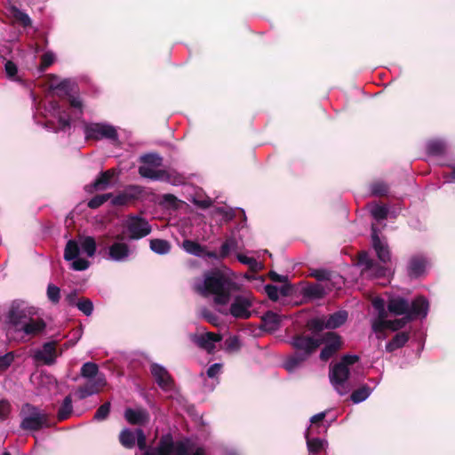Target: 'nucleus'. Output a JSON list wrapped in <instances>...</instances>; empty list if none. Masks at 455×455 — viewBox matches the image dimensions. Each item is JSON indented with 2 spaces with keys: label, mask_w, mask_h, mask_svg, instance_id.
<instances>
[{
  "label": "nucleus",
  "mask_w": 455,
  "mask_h": 455,
  "mask_svg": "<svg viewBox=\"0 0 455 455\" xmlns=\"http://www.w3.org/2000/svg\"><path fill=\"white\" fill-rule=\"evenodd\" d=\"M372 306L378 311V315L371 321V329L378 339H386L387 332L398 331L410 321L426 318L429 310L428 300L423 296H418L411 300L400 296L390 298L387 303L388 311L403 315L402 318L393 321L387 319V313L383 299H374Z\"/></svg>",
  "instance_id": "nucleus-1"
},
{
  "label": "nucleus",
  "mask_w": 455,
  "mask_h": 455,
  "mask_svg": "<svg viewBox=\"0 0 455 455\" xmlns=\"http://www.w3.org/2000/svg\"><path fill=\"white\" fill-rule=\"evenodd\" d=\"M193 287L204 297L212 296L218 307L228 306L238 288L235 281L219 269L206 271L202 277L196 278Z\"/></svg>",
  "instance_id": "nucleus-2"
},
{
  "label": "nucleus",
  "mask_w": 455,
  "mask_h": 455,
  "mask_svg": "<svg viewBox=\"0 0 455 455\" xmlns=\"http://www.w3.org/2000/svg\"><path fill=\"white\" fill-rule=\"evenodd\" d=\"M7 322L16 332L28 338L41 336L46 329V323L39 310L24 303L13 302L7 314Z\"/></svg>",
  "instance_id": "nucleus-3"
},
{
  "label": "nucleus",
  "mask_w": 455,
  "mask_h": 455,
  "mask_svg": "<svg viewBox=\"0 0 455 455\" xmlns=\"http://www.w3.org/2000/svg\"><path fill=\"white\" fill-rule=\"evenodd\" d=\"M20 427L26 432H38L53 427L51 416L40 407L26 403L20 411Z\"/></svg>",
  "instance_id": "nucleus-4"
},
{
  "label": "nucleus",
  "mask_w": 455,
  "mask_h": 455,
  "mask_svg": "<svg viewBox=\"0 0 455 455\" xmlns=\"http://www.w3.org/2000/svg\"><path fill=\"white\" fill-rule=\"evenodd\" d=\"M359 359L357 355H345L339 363L330 367V381L340 395L347 393L345 385L350 376L349 366L357 363Z\"/></svg>",
  "instance_id": "nucleus-5"
},
{
  "label": "nucleus",
  "mask_w": 455,
  "mask_h": 455,
  "mask_svg": "<svg viewBox=\"0 0 455 455\" xmlns=\"http://www.w3.org/2000/svg\"><path fill=\"white\" fill-rule=\"evenodd\" d=\"M98 253L107 261L126 263L132 259L135 250L123 235H117L109 245L100 248Z\"/></svg>",
  "instance_id": "nucleus-6"
},
{
  "label": "nucleus",
  "mask_w": 455,
  "mask_h": 455,
  "mask_svg": "<svg viewBox=\"0 0 455 455\" xmlns=\"http://www.w3.org/2000/svg\"><path fill=\"white\" fill-rule=\"evenodd\" d=\"M84 133L86 140H106L116 144L119 140L118 129L107 122L86 123L84 125Z\"/></svg>",
  "instance_id": "nucleus-7"
},
{
  "label": "nucleus",
  "mask_w": 455,
  "mask_h": 455,
  "mask_svg": "<svg viewBox=\"0 0 455 455\" xmlns=\"http://www.w3.org/2000/svg\"><path fill=\"white\" fill-rule=\"evenodd\" d=\"M253 302L254 299L251 293H241L234 296L228 307L227 306L219 307V311L235 318L247 319L251 315Z\"/></svg>",
  "instance_id": "nucleus-8"
},
{
  "label": "nucleus",
  "mask_w": 455,
  "mask_h": 455,
  "mask_svg": "<svg viewBox=\"0 0 455 455\" xmlns=\"http://www.w3.org/2000/svg\"><path fill=\"white\" fill-rule=\"evenodd\" d=\"M45 118L52 117L57 121V126L52 123H46L44 127L54 132H66L70 129V117L68 113L60 108L58 102L49 101L44 107Z\"/></svg>",
  "instance_id": "nucleus-9"
},
{
  "label": "nucleus",
  "mask_w": 455,
  "mask_h": 455,
  "mask_svg": "<svg viewBox=\"0 0 455 455\" xmlns=\"http://www.w3.org/2000/svg\"><path fill=\"white\" fill-rule=\"evenodd\" d=\"M156 448L160 455H188L192 450L188 440L174 442L171 434L162 435Z\"/></svg>",
  "instance_id": "nucleus-10"
},
{
  "label": "nucleus",
  "mask_w": 455,
  "mask_h": 455,
  "mask_svg": "<svg viewBox=\"0 0 455 455\" xmlns=\"http://www.w3.org/2000/svg\"><path fill=\"white\" fill-rule=\"evenodd\" d=\"M358 265L363 275L370 278L388 277L392 275L391 268L374 261L367 252L359 256Z\"/></svg>",
  "instance_id": "nucleus-11"
},
{
  "label": "nucleus",
  "mask_w": 455,
  "mask_h": 455,
  "mask_svg": "<svg viewBox=\"0 0 455 455\" xmlns=\"http://www.w3.org/2000/svg\"><path fill=\"white\" fill-rule=\"evenodd\" d=\"M124 228L131 241L142 239L152 231L148 221L139 215L128 216L124 222Z\"/></svg>",
  "instance_id": "nucleus-12"
},
{
  "label": "nucleus",
  "mask_w": 455,
  "mask_h": 455,
  "mask_svg": "<svg viewBox=\"0 0 455 455\" xmlns=\"http://www.w3.org/2000/svg\"><path fill=\"white\" fill-rule=\"evenodd\" d=\"M295 351L284 363V368L291 371L316 351L322 343H293Z\"/></svg>",
  "instance_id": "nucleus-13"
},
{
  "label": "nucleus",
  "mask_w": 455,
  "mask_h": 455,
  "mask_svg": "<svg viewBox=\"0 0 455 455\" xmlns=\"http://www.w3.org/2000/svg\"><path fill=\"white\" fill-rule=\"evenodd\" d=\"M347 319L346 311H338L328 317H316L308 322V327L313 331L318 332L324 329H336L341 326Z\"/></svg>",
  "instance_id": "nucleus-14"
},
{
  "label": "nucleus",
  "mask_w": 455,
  "mask_h": 455,
  "mask_svg": "<svg viewBox=\"0 0 455 455\" xmlns=\"http://www.w3.org/2000/svg\"><path fill=\"white\" fill-rule=\"evenodd\" d=\"M79 244L76 240H68L64 251V259L72 261L71 268L76 271H84L90 267L89 260L79 257Z\"/></svg>",
  "instance_id": "nucleus-15"
},
{
  "label": "nucleus",
  "mask_w": 455,
  "mask_h": 455,
  "mask_svg": "<svg viewBox=\"0 0 455 455\" xmlns=\"http://www.w3.org/2000/svg\"><path fill=\"white\" fill-rule=\"evenodd\" d=\"M58 343H44L42 348L32 349L31 355L36 363L45 365H52L55 363L56 358L61 355L62 351L58 352Z\"/></svg>",
  "instance_id": "nucleus-16"
},
{
  "label": "nucleus",
  "mask_w": 455,
  "mask_h": 455,
  "mask_svg": "<svg viewBox=\"0 0 455 455\" xmlns=\"http://www.w3.org/2000/svg\"><path fill=\"white\" fill-rule=\"evenodd\" d=\"M371 245L382 264H387L391 260L387 242L385 238L379 236V229L374 225L371 227Z\"/></svg>",
  "instance_id": "nucleus-17"
},
{
  "label": "nucleus",
  "mask_w": 455,
  "mask_h": 455,
  "mask_svg": "<svg viewBox=\"0 0 455 455\" xmlns=\"http://www.w3.org/2000/svg\"><path fill=\"white\" fill-rule=\"evenodd\" d=\"M124 419L132 426H147L150 422V414L146 408H126L124 412Z\"/></svg>",
  "instance_id": "nucleus-18"
},
{
  "label": "nucleus",
  "mask_w": 455,
  "mask_h": 455,
  "mask_svg": "<svg viewBox=\"0 0 455 455\" xmlns=\"http://www.w3.org/2000/svg\"><path fill=\"white\" fill-rule=\"evenodd\" d=\"M150 371L157 385L164 390L171 389L173 386V379L167 370L158 363L150 365Z\"/></svg>",
  "instance_id": "nucleus-19"
},
{
  "label": "nucleus",
  "mask_w": 455,
  "mask_h": 455,
  "mask_svg": "<svg viewBox=\"0 0 455 455\" xmlns=\"http://www.w3.org/2000/svg\"><path fill=\"white\" fill-rule=\"evenodd\" d=\"M106 385V379L104 377H97L93 379H88V381L80 386L76 391V395L80 400L85 399L86 397L99 393Z\"/></svg>",
  "instance_id": "nucleus-20"
},
{
  "label": "nucleus",
  "mask_w": 455,
  "mask_h": 455,
  "mask_svg": "<svg viewBox=\"0 0 455 455\" xmlns=\"http://www.w3.org/2000/svg\"><path fill=\"white\" fill-rule=\"evenodd\" d=\"M158 167L140 165L139 167V173L143 178H148L152 180L167 181L171 182V175L164 170H159Z\"/></svg>",
  "instance_id": "nucleus-21"
},
{
  "label": "nucleus",
  "mask_w": 455,
  "mask_h": 455,
  "mask_svg": "<svg viewBox=\"0 0 455 455\" xmlns=\"http://www.w3.org/2000/svg\"><path fill=\"white\" fill-rule=\"evenodd\" d=\"M427 260L423 256H413L410 259L407 272L410 277L417 278L422 275L427 268Z\"/></svg>",
  "instance_id": "nucleus-22"
},
{
  "label": "nucleus",
  "mask_w": 455,
  "mask_h": 455,
  "mask_svg": "<svg viewBox=\"0 0 455 455\" xmlns=\"http://www.w3.org/2000/svg\"><path fill=\"white\" fill-rule=\"evenodd\" d=\"M140 192V188L137 186L129 187L124 192H122L116 196L110 197L111 204L114 206H123L128 204L132 199L135 197L137 194Z\"/></svg>",
  "instance_id": "nucleus-23"
},
{
  "label": "nucleus",
  "mask_w": 455,
  "mask_h": 455,
  "mask_svg": "<svg viewBox=\"0 0 455 455\" xmlns=\"http://www.w3.org/2000/svg\"><path fill=\"white\" fill-rule=\"evenodd\" d=\"M55 80H57V76H52L49 84L50 89L58 91L60 94L70 96V93L73 92L76 85L75 82L70 78H64L61 79L59 84H55Z\"/></svg>",
  "instance_id": "nucleus-24"
},
{
  "label": "nucleus",
  "mask_w": 455,
  "mask_h": 455,
  "mask_svg": "<svg viewBox=\"0 0 455 455\" xmlns=\"http://www.w3.org/2000/svg\"><path fill=\"white\" fill-rule=\"evenodd\" d=\"M315 276L316 279L321 281H325L324 286L328 290H331V284H333L334 289H340L341 286L344 284L343 277L339 275H331L329 272L326 271H321L315 274Z\"/></svg>",
  "instance_id": "nucleus-25"
},
{
  "label": "nucleus",
  "mask_w": 455,
  "mask_h": 455,
  "mask_svg": "<svg viewBox=\"0 0 455 455\" xmlns=\"http://www.w3.org/2000/svg\"><path fill=\"white\" fill-rule=\"evenodd\" d=\"M281 316L272 311H267L262 316V329L269 333L277 331L280 327Z\"/></svg>",
  "instance_id": "nucleus-26"
},
{
  "label": "nucleus",
  "mask_w": 455,
  "mask_h": 455,
  "mask_svg": "<svg viewBox=\"0 0 455 455\" xmlns=\"http://www.w3.org/2000/svg\"><path fill=\"white\" fill-rule=\"evenodd\" d=\"M76 241L79 244V251L82 250L83 252L89 258L95 256L97 251V243L93 236H79L78 240Z\"/></svg>",
  "instance_id": "nucleus-27"
},
{
  "label": "nucleus",
  "mask_w": 455,
  "mask_h": 455,
  "mask_svg": "<svg viewBox=\"0 0 455 455\" xmlns=\"http://www.w3.org/2000/svg\"><path fill=\"white\" fill-rule=\"evenodd\" d=\"M189 341H221V337L213 332L206 331L204 327L196 328L195 333H191Z\"/></svg>",
  "instance_id": "nucleus-28"
},
{
  "label": "nucleus",
  "mask_w": 455,
  "mask_h": 455,
  "mask_svg": "<svg viewBox=\"0 0 455 455\" xmlns=\"http://www.w3.org/2000/svg\"><path fill=\"white\" fill-rule=\"evenodd\" d=\"M115 175V171L108 170L101 172L99 177L93 181L91 187L94 190H104L110 186L112 178Z\"/></svg>",
  "instance_id": "nucleus-29"
},
{
  "label": "nucleus",
  "mask_w": 455,
  "mask_h": 455,
  "mask_svg": "<svg viewBox=\"0 0 455 455\" xmlns=\"http://www.w3.org/2000/svg\"><path fill=\"white\" fill-rule=\"evenodd\" d=\"M446 143L441 139L429 140L426 143V152L429 156H441L445 152Z\"/></svg>",
  "instance_id": "nucleus-30"
},
{
  "label": "nucleus",
  "mask_w": 455,
  "mask_h": 455,
  "mask_svg": "<svg viewBox=\"0 0 455 455\" xmlns=\"http://www.w3.org/2000/svg\"><path fill=\"white\" fill-rule=\"evenodd\" d=\"M73 411L71 395H67L58 410L57 419L58 421H63L68 419Z\"/></svg>",
  "instance_id": "nucleus-31"
},
{
  "label": "nucleus",
  "mask_w": 455,
  "mask_h": 455,
  "mask_svg": "<svg viewBox=\"0 0 455 455\" xmlns=\"http://www.w3.org/2000/svg\"><path fill=\"white\" fill-rule=\"evenodd\" d=\"M181 247L187 253L196 257H202L204 254V248L197 242L192 240H184Z\"/></svg>",
  "instance_id": "nucleus-32"
},
{
  "label": "nucleus",
  "mask_w": 455,
  "mask_h": 455,
  "mask_svg": "<svg viewBox=\"0 0 455 455\" xmlns=\"http://www.w3.org/2000/svg\"><path fill=\"white\" fill-rule=\"evenodd\" d=\"M239 249V244L237 240L234 236H230L226 239V241L222 243L219 259H225L227 258L231 251H236Z\"/></svg>",
  "instance_id": "nucleus-33"
},
{
  "label": "nucleus",
  "mask_w": 455,
  "mask_h": 455,
  "mask_svg": "<svg viewBox=\"0 0 455 455\" xmlns=\"http://www.w3.org/2000/svg\"><path fill=\"white\" fill-rule=\"evenodd\" d=\"M150 249L156 254L165 255L171 251V244L168 241L164 239H152L150 240Z\"/></svg>",
  "instance_id": "nucleus-34"
},
{
  "label": "nucleus",
  "mask_w": 455,
  "mask_h": 455,
  "mask_svg": "<svg viewBox=\"0 0 455 455\" xmlns=\"http://www.w3.org/2000/svg\"><path fill=\"white\" fill-rule=\"evenodd\" d=\"M342 344L343 343H326V346L320 353V359L323 362L328 361L342 348Z\"/></svg>",
  "instance_id": "nucleus-35"
},
{
  "label": "nucleus",
  "mask_w": 455,
  "mask_h": 455,
  "mask_svg": "<svg viewBox=\"0 0 455 455\" xmlns=\"http://www.w3.org/2000/svg\"><path fill=\"white\" fill-rule=\"evenodd\" d=\"M136 434H134L130 429H124L119 434V442L120 443L127 449H131L134 447L136 442Z\"/></svg>",
  "instance_id": "nucleus-36"
},
{
  "label": "nucleus",
  "mask_w": 455,
  "mask_h": 455,
  "mask_svg": "<svg viewBox=\"0 0 455 455\" xmlns=\"http://www.w3.org/2000/svg\"><path fill=\"white\" fill-rule=\"evenodd\" d=\"M99 367L95 363L87 362L81 367L80 374L82 377L88 379H93L98 376Z\"/></svg>",
  "instance_id": "nucleus-37"
},
{
  "label": "nucleus",
  "mask_w": 455,
  "mask_h": 455,
  "mask_svg": "<svg viewBox=\"0 0 455 455\" xmlns=\"http://www.w3.org/2000/svg\"><path fill=\"white\" fill-rule=\"evenodd\" d=\"M371 393V388L367 385H363L361 387L353 391L350 398L354 403H359L366 400L370 396Z\"/></svg>",
  "instance_id": "nucleus-38"
},
{
  "label": "nucleus",
  "mask_w": 455,
  "mask_h": 455,
  "mask_svg": "<svg viewBox=\"0 0 455 455\" xmlns=\"http://www.w3.org/2000/svg\"><path fill=\"white\" fill-rule=\"evenodd\" d=\"M325 289L322 284H311L305 288L304 294L308 298L320 299L325 294Z\"/></svg>",
  "instance_id": "nucleus-39"
},
{
  "label": "nucleus",
  "mask_w": 455,
  "mask_h": 455,
  "mask_svg": "<svg viewBox=\"0 0 455 455\" xmlns=\"http://www.w3.org/2000/svg\"><path fill=\"white\" fill-rule=\"evenodd\" d=\"M391 341H420V337L417 335L415 331H404L397 332Z\"/></svg>",
  "instance_id": "nucleus-40"
},
{
  "label": "nucleus",
  "mask_w": 455,
  "mask_h": 455,
  "mask_svg": "<svg viewBox=\"0 0 455 455\" xmlns=\"http://www.w3.org/2000/svg\"><path fill=\"white\" fill-rule=\"evenodd\" d=\"M140 161L143 163L142 165L159 167L162 165L163 158L158 154L150 153L142 156Z\"/></svg>",
  "instance_id": "nucleus-41"
},
{
  "label": "nucleus",
  "mask_w": 455,
  "mask_h": 455,
  "mask_svg": "<svg viewBox=\"0 0 455 455\" xmlns=\"http://www.w3.org/2000/svg\"><path fill=\"white\" fill-rule=\"evenodd\" d=\"M370 190L372 196H382L387 194L389 188L383 181H375L370 185Z\"/></svg>",
  "instance_id": "nucleus-42"
},
{
  "label": "nucleus",
  "mask_w": 455,
  "mask_h": 455,
  "mask_svg": "<svg viewBox=\"0 0 455 455\" xmlns=\"http://www.w3.org/2000/svg\"><path fill=\"white\" fill-rule=\"evenodd\" d=\"M307 446L309 453L317 455L323 448V441L320 438H308L307 436Z\"/></svg>",
  "instance_id": "nucleus-43"
},
{
  "label": "nucleus",
  "mask_w": 455,
  "mask_h": 455,
  "mask_svg": "<svg viewBox=\"0 0 455 455\" xmlns=\"http://www.w3.org/2000/svg\"><path fill=\"white\" fill-rule=\"evenodd\" d=\"M371 214L378 221L386 220L388 214V208L382 204H375L371 209Z\"/></svg>",
  "instance_id": "nucleus-44"
},
{
  "label": "nucleus",
  "mask_w": 455,
  "mask_h": 455,
  "mask_svg": "<svg viewBox=\"0 0 455 455\" xmlns=\"http://www.w3.org/2000/svg\"><path fill=\"white\" fill-rule=\"evenodd\" d=\"M111 403L110 402H106L101 404L96 411L93 419L97 421H102L108 418L110 413Z\"/></svg>",
  "instance_id": "nucleus-45"
},
{
  "label": "nucleus",
  "mask_w": 455,
  "mask_h": 455,
  "mask_svg": "<svg viewBox=\"0 0 455 455\" xmlns=\"http://www.w3.org/2000/svg\"><path fill=\"white\" fill-rule=\"evenodd\" d=\"M112 197V193L98 195L92 197L87 204L91 209H97Z\"/></svg>",
  "instance_id": "nucleus-46"
},
{
  "label": "nucleus",
  "mask_w": 455,
  "mask_h": 455,
  "mask_svg": "<svg viewBox=\"0 0 455 455\" xmlns=\"http://www.w3.org/2000/svg\"><path fill=\"white\" fill-rule=\"evenodd\" d=\"M5 73L9 79L16 82L23 83L21 78L18 76V68L12 61H6L4 65Z\"/></svg>",
  "instance_id": "nucleus-47"
},
{
  "label": "nucleus",
  "mask_w": 455,
  "mask_h": 455,
  "mask_svg": "<svg viewBox=\"0 0 455 455\" xmlns=\"http://www.w3.org/2000/svg\"><path fill=\"white\" fill-rule=\"evenodd\" d=\"M76 307L86 316L91 315L93 312V304L89 299H79L76 303Z\"/></svg>",
  "instance_id": "nucleus-48"
},
{
  "label": "nucleus",
  "mask_w": 455,
  "mask_h": 455,
  "mask_svg": "<svg viewBox=\"0 0 455 455\" xmlns=\"http://www.w3.org/2000/svg\"><path fill=\"white\" fill-rule=\"evenodd\" d=\"M55 60V55L52 52L44 53L41 57V63L38 67L40 73L44 72L48 67H50Z\"/></svg>",
  "instance_id": "nucleus-49"
},
{
  "label": "nucleus",
  "mask_w": 455,
  "mask_h": 455,
  "mask_svg": "<svg viewBox=\"0 0 455 455\" xmlns=\"http://www.w3.org/2000/svg\"><path fill=\"white\" fill-rule=\"evenodd\" d=\"M47 297L51 302L57 304L60 299V288L52 283L48 284Z\"/></svg>",
  "instance_id": "nucleus-50"
},
{
  "label": "nucleus",
  "mask_w": 455,
  "mask_h": 455,
  "mask_svg": "<svg viewBox=\"0 0 455 455\" xmlns=\"http://www.w3.org/2000/svg\"><path fill=\"white\" fill-rule=\"evenodd\" d=\"M236 258L239 262L248 265L251 269H257L259 267V263L253 258H249L243 254H237Z\"/></svg>",
  "instance_id": "nucleus-51"
},
{
  "label": "nucleus",
  "mask_w": 455,
  "mask_h": 455,
  "mask_svg": "<svg viewBox=\"0 0 455 455\" xmlns=\"http://www.w3.org/2000/svg\"><path fill=\"white\" fill-rule=\"evenodd\" d=\"M14 18L20 21L23 27H28L31 25L32 21L29 16L18 9L14 10Z\"/></svg>",
  "instance_id": "nucleus-52"
},
{
  "label": "nucleus",
  "mask_w": 455,
  "mask_h": 455,
  "mask_svg": "<svg viewBox=\"0 0 455 455\" xmlns=\"http://www.w3.org/2000/svg\"><path fill=\"white\" fill-rule=\"evenodd\" d=\"M11 412V404L5 400H0V420H4L7 419L8 415Z\"/></svg>",
  "instance_id": "nucleus-53"
},
{
  "label": "nucleus",
  "mask_w": 455,
  "mask_h": 455,
  "mask_svg": "<svg viewBox=\"0 0 455 455\" xmlns=\"http://www.w3.org/2000/svg\"><path fill=\"white\" fill-rule=\"evenodd\" d=\"M14 355L12 352L0 355V371L7 369L12 363Z\"/></svg>",
  "instance_id": "nucleus-54"
},
{
  "label": "nucleus",
  "mask_w": 455,
  "mask_h": 455,
  "mask_svg": "<svg viewBox=\"0 0 455 455\" xmlns=\"http://www.w3.org/2000/svg\"><path fill=\"white\" fill-rule=\"evenodd\" d=\"M265 291L271 300L276 301L279 299V288L277 286L267 284Z\"/></svg>",
  "instance_id": "nucleus-55"
},
{
  "label": "nucleus",
  "mask_w": 455,
  "mask_h": 455,
  "mask_svg": "<svg viewBox=\"0 0 455 455\" xmlns=\"http://www.w3.org/2000/svg\"><path fill=\"white\" fill-rule=\"evenodd\" d=\"M137 444L140 450H145L147 447V439L144 431L141 428L135 430Z\"/></svg>",
  "instance_id": "nucleus-56"
},
{
  "label": "nucleus",
  "mask_w": 455,
  "mask_h": 455,
  "mask_svg": "<svg viewBox=\"0 0 455 455\" xmlns=\"http://www.w3.org/2000/svg\"><path fill=\"white\" fill-rule=\"evenodd\" d=\"M241 345L242 343H224V347L220 346V348L228 354H235L241 349Z\"/></svg>",
  "instance_id": "nucleus-57"
},
{
  "label": "nucleus",
  "mask_w": 455,
  "mask_h": 455,
  "mask_svg": "<svg viewBox=\"0 0 455 455\" xmlns=\"http://www.w3.org/2000/svg\"><path fill=\"white\" fill-rule=\"evenodd\" d=\"M198 347L206 351L208 354H213L218 348L217 344L221 346V343H196Z\"/></svg>",
  "instance_id": "nucleus-58"
},
{
  "label": "nucleus",
  "mask_w": 455,
  "mask_h": 455,
  "mask_svg": "<svg viewBox=\"0 0 455 455\" xmlns=\"http://www.w3.org/2000/svg\"><path fill=\"white\" fill-rule=\"evenodd\" d=\"M221 368H222V364L221 363H213L212 365H211L207 371H206V374L209 378L211 379H213L215 377H217L220 371H221Z\"/></svg>",
  "instance_id": "nucleus-59"
},
{
  "label": "nucleus",
  "mask_w": 455,
  "mask_h": 455,
  "mask_svg": "<svg viewBox=\"0 0 455 455\" xmlns=\"http://www.w3.org/2000/svg\"><path fill=\"white\" fill-rule=\"evenodd\" d=\"M69 104L72 108L78 109L82 113L83 102L79 97L70 96Z\"/></svg>",
  "instance_id": "nucleus-60"
},
{
  "label": "nucleus",
  "mask_w": 455,
  "mask_h": 455,
  "mask_svg": "<svg viewBox=\"0 0 455 455\" xmlns=\"http://www.w3.org/2000/svg\"><path fill=\"white\" fill-rule=\"evenodd\" d=\"M405 343H386L385 349L387 352L393 353L403 347Z\"/></svg>",
  "instance_id": "nucleus-61"
},
{
  "label": "nucleus",
  "mask_w": 455,
  "mask_h": 455,
  "mask_svg": "<svg viewBox=\"0 0 455 455\" xmlns=\"http://www.w3.org/2000/svg\"><path fill=\"white\" fill-rule=\"evenodd\" d=\"M325 416H326L325 412L317 413L310 419V421L312 424H317V423L323 421L324 419Z\"/></svg>",
  "instance_id": "nucleus-62"
},
{
  "label": "nucleus",
  "mask_w": 455,
  "mask_h": 455,
  "mask_svg": "<svg viewBox=\"0 0 455 455\" xmlns=\"http://www.w3.org/2000/svg\"><path fill=\"white\" fill-rule=\"evenodd\" d=\"M195 204L203 209H207L211 206L212 201L210 199H204V200L196 201Z\"/></svg>",
  "instance_id": "nucleus-63"
},
{
  "label": "nucleus",
  "mask_w": 455,
  "mask_h": 455,
  "mask_svg": "<svg viewBox=\"0 0 455 455\" xmlns=\"http://www.w3.org/2000/svg\"><path fill=\"white\" fill-rule=\"evenodd\" d=\"M66 299H67V301H68V303L69 305L76 306L77 301H76V291L68 294L67 297H66Z\"/></svg>",
  "instance_id": "nucleus-64"
}]
</instances>
